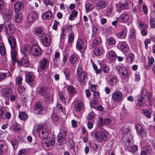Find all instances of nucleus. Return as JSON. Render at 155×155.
Instances as JSON below:
<instances>
[{
	"label": "nucleus",
	"instance_id": "f257e3e1",
	"mask_svg": "<svg viewBox=\"0 0 155 155\" xmlns=\"http://www.w3.org/2000/svg\"><path fill=\"white\" fill-rule=\"evenodd\" d=\"M7 33L8 35H10L8 36V40L11 47V52H17L16 49V42L15 38L13 36L11 35L14 31L12 29V26L10 24L8 27H6Z\"/></svg>",
	"mask_w": 155,
	"mask_h": 155
},
{
	"label": "nucleus",
	"instance_id": "f03ea898",
	"mask_svg": "<svg viewBox=\"0 0 155 155\" xmlns=\"http://www.w3.org/2000/svg\"><path fill=\"white\" fill-rule=\"evenodd\" d=\"M76 75L78 81L81 84L85 83L87 81V74L86 72L83 71L81 65H79L77 68Z\"/></svg>",
	"mask_w": 155,
	"mask_h": 155
},
{
	"label": "nucleus",
	"instance_id": "7ed1b4c3",
	"mask_svg": "<svg viewBox=\"0 0 155 155\" xmlns=\"http://www.w3.org/2000/svg\"><path fill=\"white\" fill-rule=\"evenodd\" d=\"M108 137L107 133L104 129H102L100 132H96L95 134V139L98 142L106 141Z\"/></svg>",
	"mask_w": 155,
	"mask_h": 155
},
{
	"label": "nucleus",
	"instance_id": "20e7f679",
	"mask_svg": "<svg viewBox=\"0 0 155 155\" xmlns=\"http://www.w3.org/2000/svg\"><path fill=\"white\" fill-rule=\"evenodd\" d=\"M67 130L64 128L61 130L58 135L57 141L59 144H63L66 143L67 137Z\"/></svg>",
	"mask_w": 155,
	"mask_h": 155
},
{
	"label": "nucleus",
	"instance_id": "39448f33",
	"mask_svg": "<svg viewBox=\"0 0 155 155\" xmlns=\"http://www.w3.org/2000/svg\"><path fill=\"white\" fill-rule=\"evenodd\" d=\"M13 91L12 87L3 89L2 91V94L5 97H10L11 101H14L15 99V97L13 95Z\"/></svg>",
	"mask_w": 155,
	"mask_h": 155
},
{
	"label": "nucleus",
	"instance_id": "423d86ee",
	"mask_svg": "<svg viewBox=\"0 0 155 155\" xmlns=\"http://www.w3.org/2000/svg\"><path fill=\"white\" fill-rule=\"evenodd\" d=\"M37 131L39 137L41 139H45L47 138L48 135V130L41 125L37 126Z\"/></svg>",
	"mask_w": 155,
	"mask_h": 155
},
{
	"label": "nucleus",
	"instance_id": "0eeeda50",
	"mask_svg": "<svg viewBox=\"0 0 155 155\" xmlns=\"http://www.w3.org/2000/svg\"><path fill=\"white\" fill-rule=\"evenodd\" d=\"M87 43L84 40L78 38L76 43V48L77 50L81 51L82 50H84L87 47Z\"/></svg>",
	"mask_w": 155,
	"mask_h": 155
},
{
	"label": "nucleus",
	"instance_id": "6e6552de",
	"mask_svg": "<svg viewBox=\"0 0 155 155\" xmlns=\"http://www.w3.org/2000/svg\"><path fill=\"white\" fill-rule=\"evenodd\" d=\"M41 39L44 45L46 47L50 46L51 41V38L50 35L48 34H43L42 35Z\"/></svg>",
	"mask_w": 155,
	"mask_h": 155
},
{
	"label": "nucleus",
	"instance_id": "1a4fd4ad",
	"mask_svg": "<svg viewBox=\"0 0 155 155\" xmlns=\"http://www.w3.org/2000/svg\"><path fill=\"white\" fill-rule=\"evenodd\" d=\"M34 112L38 114H45L46 112V109L42 106L40 103L37 102L35 107Z\"/></svg>",
	"mask_w": 155,
	"mask_h": 155
},
{
	"label": "nucleus",
	"instance_id": "9d476101",
	"mask_svg": "<svg viewBox=\"0 0 155 155\" xmlns=\"http://www.w3.org/2000/svg\"><path fill=\"white\" fill-rule=\"evenodd\" d=\"M38 93L39 95L45 98V101L46 102L48 101L50 98L46 90V89L45 87H41L38 90Z\"/></svg>",
	"mask_w": 155,
	"mask_h": 155
},
{
	"label": "nucleus",
	"instance_id": "9b49d317",
	"mask_svg": "<svg viewBox=\"0 0 155 155\" xmlns=\"http://www.w3.org/2000/svg\"><path fill=\"white\" fill-rule=\"evenodd\" d=\"M17 63L20 67L24 66L27 67L29 66V62L27 56L25 55H23V57L21 59L17 61Z\"/></svg>",
	"mask_w": 155,
	"mask_h": 155
},
{
	"label": "nucleus",
	"instance_id": "f8f14e48",
	"mask_svg": "<svg viewBox=\"0 0 155 155\" xmlns=\"http://www.w3.org/2000/svg\"><path fill=\"white\" fill-rule=\"evenodd\" d=\"M122 94L119 91H115L112 94V99L115 102L120 101L122 100Z\"/></svg>",
	"mask_w": 155,
	"mask_h": 155
},
{
	"label": "nucleus",
	"instance_id": "ddd939ff",
	"mask_svg": "<svg viewBox=\"0 0 155 155\" xmlns=\"http://www.w3.org/2000/svg\"><path fill=\"white\" fill-rule=\"evenodd\" d=\"M84 109V104L81 101H78L75 103V110L78 112L81 113Z\"/></svg>",
	"mask_w": 155,
	"mask_h": 155
},
{
	"label": "nucleus",
	"instance_id": "4468645a",
	"mask_svg": "<svg viewBox=\"0 0 155 155\" xmlns=\"http://www.w3.org/2000/svg\"><path fill=\"white\" fill-rule=\"evenodd\" d=\"M133 136L131 134H128L127 137H122V140L123 143L127 147H129L130 145V141L133 139Z\"/></svg>",
	"mask_w": 155,
	"mask_h": 155
},
{
	"label": "nucleus",
	"instance_id": "2eb2a0df",
	"mask_svg": "<svg viewBox=\"0 0 155 155\" xmlns=\"http://www.w3.org/2000/svg\"><path fill=\"white\" fill-rule=\"evenodd\" d=\"M116 68L117 70L121 73L122 78H124L127 77V69L125 67H122L118 65L116 66Z\"/></svg>",
	"mask_w": 155,
	"mask_h": 155
},
{
	"label": "nucleus",
	"instance_id": "dca6fc26",
	"mask_svg": "<svg viewBox=\"0 0 155 155\" xmlns=\"http://www.w3.org/2000/svg\"><path fill=\"white\" fill-rule=\"evenodd\" d=\"M25 81L29 85L33 84L34 79V75L31 73H28L25 74Z\"/></svg>",
	"mask_w": 155,
	"mask_h": 155
},
{
	"label": "nucleus",
	"instance_id": "f3484780",
	"mask_svg": "<svg viewBox=\"0 0 155 155\" xmlns=\"http://www.w3.org/2000/svg\"><path fill=\"white\" fill-rule=\"evenodd\" d=\"M49 65V62L45 58L41 60L39 62V66L40 68L42 70H45L47 68Z\"/></svg>",
	"mask_w": 155,
	"mask_h": 155
},
{
	"label": "nucleus",
	"instance_id": "a211bd4d",
	"mask_svg": "<svg viewBox=\"0 0 155 155\" xmlns=\"http://www.w3.org/2000/svg\"><path fill=\"white\" fill-rule=\"evenodd\" d=\"M31 51L34 55L37 56L40 55L42 52L41 49L38 45L34 46L32 48H31Z\"/></svg>",
	"mask_w": 155,
	"mask_h": 155
},
{
	"label": "nucleus",
	"instance_id": "6ab92c4d",
	"mask_svg": "<svg viewBox=\"0 0 155 155\" xmlns=\"http://www.w3.org/2000/svg\"><path fill=\"white\" fill-rule=\"evenodd\" d=\"M136 129L137 130L138 135L142 137H145L146 135V133L142 126L139 124H136L135 125Z\"/></svg>",
	"mask_w": 155,
	"mask_h": 155
},
{
	"label": "nucleus",
	"instance_id": "aec40b11",
	"mask_svg": "<svg viewBox=\"0 0 155 155\" xmlns=\"http://www.w3.org/2000/svg\"><path fill=\"white\" fill-rule=\"evenodd\" d=\"M24 7V4L22 2L17 1L15 2L14 5L15 12L20 11Z\"/></svg>",
	"mask_w": 155,
	"mask_h": 155
},
{
	"label": "nucleus",
	"instance_id": "412c9836",
	"mask_svg": "<svg viewBox=\"0 0 155 155\" xmlns=\"http://www.w3.org/2000/svg\"><path fill=\"white\" fill-rule=\"evenodd\" d=\"M31 50V48L28 45L25 44L21 48V53L23 55H25L27 54V53H29Z\"/></svg>",
	"mask_w": 155,
	"mask_h": 155
},
{
	"label": "nucleus",
	"instance_id": "4be33fe9",
	"mask_svg": "<svg viewBox=\"0 0 155 155\" xmlns=\"http://www.w3.org/2000/svg\"><path fill=\"white\" fill-rule=\"evenodd\" d=\"M108 5V2L107 1H101L96 4V7L97 9L101 10L106 7Z\"/></svg>",
	"mask_w": 155,
	"mask_h": 155
},
{
	"label": "nucleus",
	"instance_id": "5701e85b",
	"mask_svg": "<svg viewBox=\"0 0 155 155\" xmlns=\"http://www.w3.org/2000/svg\"><path fill=\"white\" fill-rule=\"evenodd\" d=\"M8 149V147L5 143L2 140H0V155H2V152H5Z\"/></svg>",
	"mask_w": 155,
	"mask_h": 155
},
{
	"label": "nucleus",
	"instance_id": "b1692460",
	"mask_svg": "<svg viewBox=\"0 0 155 155\" xmlns=\"http://www.w3.org/2000/svg\"><path fill=\"white\" fill-rule=\"evenodd\" d=\"M37 17L36 13L34 11L30 12L28 16V20L30 22H31L36 19Z\"/></svg>",
	"mask_w": 155,
	"mask_h": 155
},
{
	"label": "nucleus",
	"instance_id": "393cba45",
	"mask_svg": "<svg viewBox=\"0 0 155 155\" xmlns=\"http://www.w3.org/2000/svg\"><path fill=\"white\" fill-rule=\"evenodd\" d=\"M129 16L127 14L124 13L121 14L119 18L120 20L122 21L123 22H127L129 19Z\"/></svg>",
	"mask_w": 155,
	"mask_h": 155
},
{
	"label": "nucleus",
	"instance_id": "a878e982",
	"mask_svg": "<svg viewBox=\"0 0 155 155\" xmlns=\"http://www.w3.org/2000/svg\"><path fill=\"white\" fill-rule=\"evenodd\" d=\"M144 100L143 97H141L140 96H138L136 100V103L137 105L139 107H142L143 106V101Z\"/></svg>",
	"mask_w": 155,
	"mask_h": 155
},
{
	"label": "nucleus",
	"instance_id": "bb28decb",
	"mask_svg": "<svg viewBox=\"0 0 155 155\" xmlns=\"http://www.w3.org/2000/svg\"><path fill=\"white\" fill-rule=\"evenodd\" d=\"M103 52V49L100 47L96 48L93 51L94 54L97 56H101Z\"/></svg>",
	"mask_w": 155,
	"mask_h": 155
},
{
	"label": "nucleus",
	"instance_id": "cd10ccee",
	"mask_svg": "<svg viewBox=\"0 0 155 155\" xmlns=\"http://www.w3.org/2000/svg\"><path fill=\"white\" fill-rule=\"evenodd\" d=\"M106 124L105 120L104 119L101 117H99L97 121V128H101L104 125Z\"/></svg>",
	"mask_w": 155,
	"mask_h": 155
},
{
	"label": "nucleus",
	"instance_id": "c85d7f7f",
	"mask_svg": "<svg viewBox=\"0 0 155 155\" xmlns=\"http://www.w3.org/2000/svg\"><path fill=\"white\" fill-rule=\"evenodd\" d=\"M141 93V97H143L144 99L146 97L148 99L150 98V93L147 91L145 89H143Z\"/></svg>",
	"mask_w": 155,
	"mask_h": 155
},
{
	"label": "nucleus",
	"instance_id": "c756f323",
	"mask_svg": "<svg viewBox=\"0 0 155 155\" xmlns=\"http://www.w3.org/2000/svg\"><path fill=\"white\" fill-rule=\"evenodd\" d=\"M130 131L129 129L127 128L123 127L120 131V134L122 135V137H127V135L128 134H130L129 132Z\"/></svg>",
	"mask_w": 155,
	"mask_h": 155
},
{
	"label": "nucleus",
	"instance_id": "7c9ffc66",
	"mask_svg": "<svg viewBox=\"0 0 155 155\" xmlns=\"http://www.w3.org/2000/svg\"><path fill=\"white\" fill-rule=\"evenodd\" d=\"M152 110L150 108L144 109L142 110V113L147 118H150L151 117Z\"/></svg>",
	"mask_w": 155,
	"mask_h": 155
},
{
	"label": "nucleus",
	"instance_id": "2f4dec72",
	"mask_svg": "<svg viewBox=\"0 0 155 155\" xmlns=\"http://www.w3.org/2000/svg\"><path fill=\"white\" fill-rule=\"evenodd\" d=\"M12 14V11L7 10L5 11V13L4 14L3 16L4 18L6 19H7V20L8 21L12 18L11 15Z\"/></svg>",
	"mask_w": 155,
	"mask_h": 155
},
{
	"label": "nucleus",
	"instance_id": "473e14b6",
	"mask_svg": "<svg viewBox=\"0 0 155 155\" xmlns=\"http://www.w3.org/2000/svg\"><path fill=\"white\" fill-rule=\"evenodd\" d=\"M11 129L13 130L18 131L21 130L19 124L15 122H13L11 127Z\"/></svg>",
	"mask_w": 155,
	"mask_h": 155
},
{
	"label": "nucleus",
	"instance_id": "72a5a7b5",
	"mask_svg": "<svg viewBox=\"0 0 155 155\" xmlns=\"http://www.w3.org/2000/svg\"><path fill=\"white\" fill-rule=\"evenodd\" d=\"M108 58L110 60L114 61L116 59L117 56L113 51H110L108 53Z\"/></svg>",
	"mask_w": 155,
	"mask_h": 155
},
{
	"label": "nucleus",
	"instance_id": "f704fd0d",
	"mask_svg": "<svg viewBox=\"0 0 155 155\" xmlns=\"http://www.w3.org/2000/svg\"><path fill=\"white\" fill-rule=\"evenodd\" d=\"M23 19V18L21 13H18L16 14L15 16V20L16 22H21Z\"/></svg>",
	"mask_w": 155,
	"mask_h": 155
},
{
	"label": "nucleus",
	"instance_id": "c9c22d12",
	"mask_svg": "<svg viewBox=\"0 0 155 155\" xmlns=\"http://www.w3.org/2000/svg\"><path fill=\"white\" fill-rule=\"evenodd\" d=\"M120 48L122 51H127L129 49L128 46L125 42H123L120 44Z\"/></svg>",
	"mask_w": 155,
	"mask_h": 155
},
{
	"label": "nucleus",
	"instance_id": "e433bc0d",
	"mask_svg": "<svg viewBox=\"0 0 155 155\" xmlns=\"http://www.w3.org/2000/svg\"><path fill=\"white\" fill-rule=\"evenodd\" d=\"M117 82V80L116 77L113 76H111L110 77L109 84L111 85H116Z\"/></svg>",
	"mask_w": 155,
	"mask_h": 155
},
{
	"label": "nucleus",
	"instance_id": "4c0bfd02",
	"mask_svg": "<svg viewBox=\"0 0 155 155\" xmlns=\"http://www.w3.org/2000/svg\"><path fill=\"white\" fill-rule=\"evenodd\" d=\"M135 31L134 29H132L130 30L129 38L130 41H132L135 39Z\"/></svg>",
	"mask_w": 155,
	"mask_h": 155
},
{
	"label": "nucleus",
	"instance_id": "58836bf2",
	"mask_svg": "<svg viewBox=\"0 0 155 155\" xmlns=\"http://www.w3.org/2000/svg\"><path fill=\"white\" fill-rule=\"evenodd\" d=\"M19 117L21 120H25L28 118V115L26 113L23 112H19Z\"/></svg>",
	"mask_w": 155,
	"mask_h": 155
},
{
	"label": "nucleus",
	"instance_id": "ea45409f",
	"mask_svg": "<svg viewBox=\"0 0 155 155\" xmlns=\"http://www.w3.org/2000/svg\"><path fill=\"white\" fill-rule=\"evenodd\" d=\"M53 16L52 13L50 11L45 12L43 15L42 18L43 19H50Z\"/></svg>",
	"mask_w": 155,
	"mask_h": 155
},
{
	"label": "nucleus",
	"instance_id": "a19ab883",
	"mask_svg": "<svg viewBox=\"0 0 155 155\" xmlns=\"http://www.w3.org/2000/svg\"><path fill=\"white\" fill-rule=\"evenodd\" d=\"M47 140H47L45 142L47 147H52L54 145L55 143V140L54 139H52L49 140L48 138Z\"/></svg>",
	"mask_w": 155,
	"mask_h": 155
},
{
	"label": "nucleus",
	"instance_id": "79ce46f5",
	"mask_svg": "<svg viewBox=\"0 0 155 155\" xmlns=\"http://www.w3.org/2000/svg\"><path fill=\"white\" fill-rule=\"evenodd\" d=\"M11 58L12 63L13 65H14L16 62H17L16 56L17 54V52H11Z\"/></svg>",
	"mask_w": 155,
	"mask_h": 155
},
{
	"label": "nucleus",
	"instance_id": "37998d69",
	"mask_svg": "<svg viewBox=\"0 0 155 155\" xmlns=\"http://www.w3.org/2000/svg\"><path fill=\"white\" fill-rule=\"evenodd\" d=\"M101 43V38L98 37L93 40L92 46V47H95L97 45H100Z\"/></svg>",
	"mask_w": 155,
	"mask_h": 155
},
{
	"label": "nucleus",
	"instance_id": "c03bdc74",
	"mask_svg": "<svg viewBox=\"0 0 155 155\" xmlns=\"http://www.w3.org/2000/svg\"><path fill=\"white\" fill-rule=\"evenodd\" d=\"M78 13L77 11L75 10H73L69 17V19L71 21L74 20L75 18L77 16Z\"/></svg>",
	"mask_w": 155,
	"mask_h": 155
},
{
	"label": "nucleus",
	"instance_id": "a18cd8bd",
	"mask_svg": "<svg viewBox=\"0 0 155 155\" xmlns=\"http://www.w3.org/2000/svg\"><path fill=\"white\" fill-rule=\"evenodd\" d=\"M0 53L2 55H5L6 51L4 45L2 42L0 43Z\"/></svg>",
	"mask_w": 155,
	"mask_h": 155
},
{
	"label": "nucleus",
	"instance_id": "49530a36",
	"mask_svg": "<svg viewBox=\"0 0 155 155\" xmlns=\"http://www.w3.org/2000/svg\"><path fill=\"white\" fill-rule=\"evenodd\" d=\"M59 99L61 103H65L66 102L65 99L64 97V94L63 92H59L58 93Z\"/></svg>",
	"mask_w": 155,
	"mask_h": 155
},
{
	"label": "nucleus",
	"instance_id": "de8ad7c7",
	"mask_svg": "<svg viewBox=\"0 0 155 155\" xmlns=\"http://www.w3.org/2000/svg\"><path fill=\"white\" fill-rule=\"evenodd\" d=\"M127 31V29L125 27H124L122 28L121 31L119 33V35L121 38H124L126 36Z\"/></svg>",
	"mask_w": 155,
	"mask_h": 155
},
{
	"label": "nucleus",
	"instance_id": "09e8293b",
	"mask_svg": "<svg viewBox=\"0 0 155 155\" xmlns=\"http://www.w3.org/2000/svg\"><path fill=\"white\" fill-rule=\"evenodd\" d=\"M74 34L72 32L69 33L68 35V42L72 44L74 41Z\"/></svg>",
	"mask_w": 155,
	"mask_h": 155
},
{
	"label": "nucleus",
	"instance_id": "8fccbe9b",
	"mask_svg": "<svg viewBox=\"0 0 155 155\" xmlns=\"http://www.w3.org/2000/svg\"><path fill=\"white\" fill-rule=\"evenodd\" d=\"M67 89L68 92H69L71 94H73L76 93L75 89L72 86H67Z\"/></svg>",
	"mask_w": 155,
	"mask_h": 155
},
{
	"label": "nucleus",
	"instance_id": "3c124183",
	"mask_svg": "<svg viewBox=\"0 0 155 155\" xmlns=\"http://www.w3.org/2000/svg\"><path fill=\"white\" fill-rule=\"evenodd\" d=\"M69 60L71 64H74L76 61L77 58L75 55H72L69 57Z\"/></svg>",
	"mask_w": 155,
	"mask_h": 155
},
{
	"label": "nucleus",
	"instance_id": "603ef678",
	"mask_svg": "<svg viewBox=\"0 0 155 155\" xmlns=\"http://www.w3.org/2000/svg\"><path fill=\"white\" fill-rule=\"evenodd\" d=\"M106 121V124L107 123V124L110 125H113L115 123V120L113 118H106L105 119Z\"/></svg>",
	"mask_w": 155,
	"mask_h": 155
},
{
	"label": "nucleus",
	"instance_id": "864d4df0",
	"mask_svg": "<svg viewBox=\"0 0 155 155\" xmlns=\"http://www.w3.org/2000/svg\"><path fill=\"white\" fill-rule=\"evenodd\" d=\"M85 8L87 12H89L94 8V6L91 4L87 3L85 5Z\"/></svg>",
	"mask_w": 155,
	"mask_h": 155
},
{
	"label": "nucleus",
	"instance_id": "5fc2aeb1",
	"mask_svg": "<svg viewBox=\"0 0 155 155\" xmlns=\"http://www.w3.org/2000/svg\"><path fill=\"white\" fill-rule=\"evenodd\" d=\"M64 73L65 74L66 78L68 79L70 78V71L67 68H65L64 70Z\"/></svg>",
	"mask_w": 155,
	"mask_h": 155
},
{
	"label": "nucleus",
	"instance_id": "6e6d98bb",
	"mask_svg": "<svg viewBox=\"0 0 155 155\" xmlns=\"http://www.w3.org/2000/svg\"><path fill=\"white\" fill-rule=\"evenodd\" d=\"M98 99L93 98L91 100L90 104L91 106L93 108H95L96 106V104H97V101Z\"/></svg>",
	"mask_w": 155,
	"mask_h": 155
},
{
	"label": "nucleus",
	"instance_id": "4d7b16f0",
	"mask_svg": "<svg viewBox=\"0 0 155 155\" xmlns=\"http://www.w3.org/2000/svg\"><path fill=\"white\" fill-rule=\"evenodd\" d=\"M107 42L110 45H113L115 44V41L113 38H110L107 39Z\"/></svg>",
	"mask_w": 155,
	"mask_h": 155
},
{
	"label": "nucleus",
	"instance_id": "13d9d810",
	"mask_svg": "<svg viewBox=\"0 0 155 155\" xmlns=\"http://www.w3.org/2000/svg\"><path fill=\"white\" fill-rule=\"evenodd\" d=\"M134 54L132 53H130L128 55L127 59L128 62L131 63L134 59Z\"/></svg>",
	"mask_w": 155,
	"mask_h": 155
},
{
	"label": "nucleus",
	"instance_id": "bf43d9fd",
	"mask_svg": "<svg viewBox=\"0 0 155 155\" xmlns=\"http://www.w3.org/2000/svg\"><path fill=\"white\" fill-rule=\"evenodd\" d=\"M101 71L105 73H108L109 72V68L108 66L105 65H103L101 67Z\"/></svg>",
	"mask_w": 155,
	"mask_h": 155
},
{
	"label": "nucleus",
	"instance_id": "052dcab7",
	"mask_svg": "<svg viewBox=\"0 0 155 155\" xmlns=\"http://www.w3.org/2000/svg\"><path fill=\"white\" fill-rule=\"evenodd\" d=\"M131 4V2L128 3L126 2L124 3H121L122 8V10L128 9L129 8V4Z\"/></svg>",
	"mask_w": 155,
	"mask_h": 155
},
{
	"label": "nucleus",
	"instance_id": "680f3d73",
	"mask_svg": "<svg viewBox=\"0 0 155 155\" xmlns=\"http://www.w3.org/2000/svg\"><path fill=\"white\" fill-rule=\"evenodd\" d=\"M148 63L147 66H150L154 62V60L152 57H150L148 58Z\"/></svg>",
	"mask_w": 155,
	"mask_h": 155
},
{
	"label": "nucleus",
	"instance_id": "e2e57ef3",
	"mask_svg": "<svg viewBox=\"0 0 155 155\" xmlns=\"http://www.w3.org/2000/svg\"><path fill=\"white\" fill-rule=\"evenodd\" d=\"M25 88L23 86H22L21 84L19 85V87L18 88V93L21 94L25 91Z\"/></svg>",
	"mask_w": 155,
	"mask_h": 155
},
{
	"label": "nucleus",
	"instance_id": "0e129e2a",
	"mask_svg": "<svg viewBox=\"0 0 155 155\" xmlns=\"http://www.w3.org/2000/svg\"><path fill=\"white\" fill-rule=\"evenodd\" d=\"M51 119L54 121L57 122L59 120V117L55 113L51 115Z\"/></svg>",
	"mask_w": 155,
	"mask_h": 155
},
{
	"label": "nucleus",
	"instance_id": "69168bd1",
	"mask_svg": "<svg viewBox=\"0 0 155 155\" xmlns=\"http://www.w3.org/2000/svg\"><path fill=\"white\" fill-rule=\"evenodd\" d=\"M140 28H141V30L143 29H147V25L144 24L143 21H140L138 23Z\"/></svg>",
	"mask_w": 155,
	"mask_h": 155
},
{
	"label": "nucleus",
	"instance_id": "338daca9",
	"mask_svg": "<svg viewBox=\"0 0 155 155\" xmlns=\"http://www.w3.org/2000/svg\"><path fill=\"white\" fill-rule=\"evenodd\" d=\"M116 10L119 12H120V10H122L121 3H119L116 4Z\"/></svg>",
	"mask_w": 155,
	"mask_h": 155
},
{
	"label": "nucleus",
	"instance_id": "774afa93",
	"mask_svg": "<svg viewBox=\"0 0 155 155\" xmlns=\"http://www.w3.org/2000/svg\"><path fill=\"white\" fill-rule=\"evenodd\" d=\"M68 141L70 148L72 149L74 148V142L73 140L71 139H69Z\"/></svg>",
	"mask_w": 155,
	"mask_h": 155
}]
</instances>
